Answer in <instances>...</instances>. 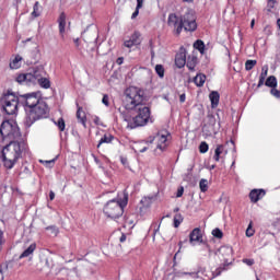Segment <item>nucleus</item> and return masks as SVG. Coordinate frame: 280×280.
I'll use <instances>...</instances> for the list:
<instances>
[{
    "label": "nucleus",
    "mask_w": 280,
    "mask_h": 280,
    "mask_svg": "<svg viewBox=\"0 0 280 280\" xmlns=\"http://www.w3.org/2000/svg\"><path fill=\"white\" fill-rule=\"evenodd\" d=\"M145 93L143 90L137 86H130L125 91V108L126 110H135L136 116L130 118L124 117V121L127 122V128L131 130L141 126H147L149 121H152L150 117V107L145 105Z\"/></svg>",
    "instance_id": "f257e3e1"
},
{
    "label": "nucleus",
    "mask_w": 280,
    "mask_h": 280,
    "mask_svg": "<svg viewBox=\"0 0 280 280\" xmlns=\"http://www.w3.org/2000/svg\"><path fill=\"white\" fill-rule=\"evenodd\" d=\"M20 105L25 110L24 125L32 128L36 121L47 119L49 117V106L45 101H40V95L36 92L19 96Z\"/></svg>",
    "instance_id": "f03ea898"
},
{
    "label": "nucleus",
    "mask_w": 280,
    "mask_h": 280,
    "mask_svg": "<svg viewBox=\"0 0 280 280\" xmlns=\"http://www.w3.org/2000/svg\"><path fill=\"white\" fill-rule=\"evenodd\" d=\"M28 148L25 142H9L0 154V160L3 163L5 170H13L14 165L19 163L20 159H23V154H26Z\"/></svg>",
    "instance_id": "7ed1b4c3"
},
{
    "label": "nucleus",
    "mask_w": 280,
    "mask_h": 280,
    "mask_svg": "<svg viewBox=\"0 0 280 280\" xmlns=\"http://www.w3.org/2000/svg\"><path fill=\"white\" fill-rule=\"evenodd\" d=\"M128 205V192L124 191L122 199H112L109 200L103 212L106 218H110V220H117V218H121L124 215V208Z\"/></svg>",
    "instance_id": "20e7f679"
},
{
    "label": "nucleus",
    "mask_w": 280,
    "mask_h": 280,
    "mask_svg": "<svg viewBox=\"0 0 280 280\" xmlns=\"http://www.w3.org/2000/svg\"><path fill=\"white\" fill-rule=\"evenodd\" d=\"M0 135L2 137V141H9V143H12L14 142V139H19L21 137V130L19 129V125L13 120H4L0 126Z\"/></svg>",
    "instance_id": "39448f33"
},
{
    "label": "nucleus",
    "mask_w": 280,
    "mask_h": 280,
    "mask_svg": "<svg viewBox=\"0 0 280 280\" xmlns=\"http://www.w3.org/2000/svg\"><path fill=\"white\" fill-rule=\"evenodd\" d=\"M1 104L7 115H15L16 110H19V104H21V98L13 93H8L4 94L1 98Z\"/></svg>",
    "instance_id": "423d86ee"
},
{
    "label": "nucleus",
    "mask_w": 280,
    "mask_h": 280,
    "mask_svg": "<svg viewBox=\"0 0 280 280\" xmlns=\"http://www.w3.org/2000/svg\"><path fill=\"white\" fill-rule=\"evenodd\" d=\"M154 139L158 140V149L165 150L167 148V135L165 133H158L154 138H149L148 141L141 142L135 145V152L143 153L148 150V143H154Z\"/></svg>",
    "instance_id": "0eeeda50"
},
{
    "label": "nucleus",
    "mask_w": 280,
    "mask_h": 280,
    "mask_svg": "<svg viewBox=\"0 0 280 280\" xmlns=\"http://www.w3.org/2000/svg\"><path fill=\"white\" fill-rule=\"evenodd\" d=\"M182 30H185V32H196L198 30L194 11H188L182 16Z\"/></svg>",
    "instance_id": "6e6552de"
},
{
    "label": "nucleus",
    "mask_w": 280,
    "mask_h": 280,
    "mask_svg": "<svg viewBox=\"0 0 280 280\" xmlns=\"http://www.w3.org/2000/svg\"><path fill=\"white\" fill-rule=\"evenodd\" d=\"M220 272L221 271H218L217 275L212 273V277H211V276H209V272H207L206 269H199L197 272H178V273H176V277H185V275H186L188 277H191L192 279L211 280V279H214V277L220 276Z\"/></svg>",
    "instance_id": "1a4fd4ad"
},
{
    "label": "nucleus",
    "mask_w": 280,
    "mask_h": 280,
    "mask_svg": "<svg viewBox=\"0 0 280 280\" xmlns=\"http://www.w3.org/2000/svg\"><path fill=\"white\" fill-rule=\"evenodd\" d=\"M168 27H173L175 30V34L180 35L183 32V18L178 16L176 13L168 14L167 19Z\"/></svg>",
    "instance_id": "9d476101"
},
{
    "label": "nucleus",
    "mask_w": 280,
    "mask_h": 280,
    "mask_svg": "<svg viewBox=\"0 0 280 280\" xmlns=\"http://www.w3.org/2000/svg\"><path fill=\"white\" fill-rule=\"evenodd\" d=\"M15 82H18L19 84H26L27 86L36 84V82L34 81V75H32V72L18 74L15 78Z\"/></svg>",
    "instance_id": "9b49d317"
},
{
    "label": "nucleus",
    "mask_w": 280,
    "mask_h": 280,
    "mask_svg": "<svg viewBox=\"0 0 280 280\" xmlns=\"http://www.w3.org/2000/svg\"><path fill=\"white\" fill-rule=\"evenodd\" d=\"M137 45H141V34L138 32H135L129 39L124 42V47H127V49H132Z\"/></svg>",
    "instance_id": "f8f14e48"
},
{
    "label": "nucleus",
    "mask_w": 280,
    "mask_h": 280,
    "mask_svg": "<svg viewBox=\"0 0 280 280\" xmlns=\"http://www.w3.org/2000/svg\"><path fill=\"white\" fill-rule=\"evenodd\" d=\"M187 63V54L185 48H180V51L175 56V65L178 69H183Z\"/></svg>",
    "instance_id": "ddd939ff"
},
{
    "label": "nucleus",
    "mask_w": 280,
    "mask_h": 280,
    "mask_svg": "<svg viewBox=\"0 0 280 280\" xmlns=\"http://www.w3.org/2000/svg\"><path fill=\"white\" fill-rule=\"evenodd\" d=\"M219 255H221L223 257L224 264H229V261H231V257H233V247L222 246L219 249Z\"/></svg>",
    "instance_id": "4468645a"
},
{
    "label": "nucleus",
    "mask_w": 280,
    "mask_h": 280,
    "mask_svg": "<svg viewBox=\"0 0 280 280\" xmlns=\"http://www.w3.org/2000/svg\"><path fill=\"white\" fill-rule=\"evenodd\" d=\"M46 73L47 72H45V67L43 66H36L31 71V75H33L35 84L38 80L45 78Z\"/></svg>",
    "instance_id": "2eb2a0df"
},
{
    "label": "nucleus",
    "mask_w": 280,
    "mask_h": 280,
    "mask_svg": "<svg viewBox=\"0 0 280 280\" xmlns=\"http://www.w3.org/2000/svg\"><path fill=\"white\" fill-rule=\"evenodd\" d=\"M189 242L191 246H196V244L202 243V234L200 233V229H194L189 235Z\"/></svg>",
    "instance_id": "dca6fc26"
},
{
    "label": "nucleus",
    "mask_w": 280,
    "mask_h": 280,
    "mask_svg": "<svg viewBox=\"0 0 280 280\" xmlns=\"http://www.w3.org/2000/svg\"><path fill=\"white\" fill-rule=\"evenodd\" d=\"M58 25H59V34L60 36L65 37V32L67 28V14L65 12H61L58 18Z\"/></svg>",
    "instance_id": "f3484780"
},
{
    "label": "nucleus",
    "mask_w": 280,
    "mask_h": 280,
    "mask_svg": "<svg viewBox=\"0 0 280 280\" xmlns=\"http://www.w3.org/2000/svg\"><path fill=\"white\" fill-rule=\"evenodd\" d=\"M222 154L226 156V154H229V151H226L224 144H218L214 150L213 160L218 163L220 159H222Z\"/></svg>",
    "instance_id": "a211bd4d"
},
{
    "label": "nucleus",
    "mask_w": 280,
    "mask_h": 280,
    "mask_svg": "<svg viewBox=\"0 0 280 280\" xmlns=\"http://www.w3.org/2000/svg\"><path fill=\"white\" fill-rule=\"evenodd\" d=\"M23 65V57L21 55H15L13 58H11L9 67L12 70L21 69Z\"/></svg>",
    "instance_id": "6ab92c4d"
},
{
    "label": "nucleus",
    "mask_w": 280,
    "mask_h": 280,
    "mask_svg": "<svg viewBox=\"0 0 280 280\" xmlns=\"http://www.w3.org/2000/svg\"><path fill=\"white\" fill-rule=\"evenodd\" d=\"M266 196V191L264 189H254L249 192V198L252 202H258L260 198Z\"/></svg>",
    "instance_id": "aec40b11"
},
{
    "label": "nucleus",
    "mask_w": 280,
    "mask_h": 280,
    "mask_svg": "<svg viewBox=\"0 0 280 280\" xmlns=\"http://www.w3.org/2000/svg\"><path fill=\"white\" fill-rule=\"evenodd\" d=\"M212 108H217L220 104V93L213 91L209 95Z\"/></svg>",
    "instance_id": "412c9836"
},
{
    "label": "nucleus",
    "mask_w": 280,
    "mask_h": 280,
    "mask_svg": "<svg viewBox=\"0 0 280 280\" xmlns=\"http://www.w3.org/2000/svg\"><path fill=\"white\" fill-rule=\"evenodd\" d=\"M36 250V243L31 244L21 255L20 259H25V257H30V255L34 254Z\"/></svg>",
    "instance_id": "4be33fe9"
},
{
    "label": "nucleus",
    "mask_w": 280,
    "mask_h": 280,
    "mask_svg": "<svg viewBox=\"0 0 280 280\" xmlns=\"http://www.w3.org/2000/svg\"><path fill=\"white\" fill-rule=\"evenodd\" d=\"M205 82H207V75L202 73H198L194 78V83L196 84V86H205Z\"/></svg>",
    "instance_id": "5701e85b"
},
{
    "label": "nucleus",
    "mask_w": 280,
    "mask_h": 280,
    "mask_svg": "<svg viewBox=\"0 0 280 280\" xmlns=\"http://www.w3.org/2000/svg\"><path fill=\"white\" fill-rule=\"evenodd\" d=\"M77 118L80 121V124H82V126L86 128V115L84 114V112H82L80 107L78 108V112H77Z\"/></svg>",
    "instance_id": "b1692460"
},
{
    "label": "nucleus",
    "mask_w": 280,
    "mask_h": 280,
    "mask_svg": "<svg viewBox=\"0 0 280 280\" xmlns=\"http://www.w3.org/2000/svg\"><path fill=\"white\" fill-rule=\"evenodd\" d=\"M42 12H43V7L40 5V2H35L33 7L32 16H34V19H37V16H40Z\"/></svg>",
    "instance_id": "393cba45"
},
{
    "label": "nucleus",
    "mask_w": 280,
    "mask_h": 280,
    "mask_svg": "<svg viewBox=\"0 0 280 280\" xmlns=\"http://www.w3.org/2000/svg\"><path fill=\"white\" fill-rule=\"evenodd\" d=\"M196 62H198V58H196V57H188V59L186 61V67L190 71H194V69H196Z\"/></svg>",
    "instance_id": "a878e982"
},
{
    "label": "nucleus",
    "mask_w": 280,
    "mask_h": 280,
    "mask_svg": "<svg viewBox=\"0 0 280 280\" xmlns=\"http://www.w3.org/2000/svg\"><path fill=\"white\" fill-rule=\"evenodd\" d=\"M265 84L269 86V89L277 88V77L270 75L269 78H267Z\"/></svg>",
    "instance_id": "bb28decb"
},
{
    "label": "nucleus",
    "mask_w": 280,
    "mask_h": 280,
    "mask_svg": "<svg viewBox=\"0 0 280 280\" xmlns=\"http://www.w3.org/2000/svg\"><path fill=\"white\" fill-rule=\"evenodd\" d=\"M39 86H42V89H49L51 86V82L49 81V79L43 77L42 79H39L38 81Z\"/></svg>",
    "instance_id": "cd10ccee"
},
{
    "label": "nucleus",
    "mask_w": 280,
    "mask_h": 280,
    "mask_svg": "<svg viewBox=\"0 0 280 280\" xmlns=\"http://www.w3.org/2000/svg\"><path fill=\"white\" fill-rule=\"evenodd\" d=\"M199 189H200V191H202V194L208 191L209 190V180H207L205 178L200 179Z\"/></svg>",
    "instance_id": "c85d7f7f"
},
{
    "label": "nucleus",
    "mask_w": 280,
    "mask_h": 280,
    "mask_svg": "<svg viewBox=\"0 0 280 280\" xmlns=\"http://www.w3.org/2000/svg\"><path fill=\"white\" fill-rule=\"evenodd\" d=\"M194 47L195 49H197L198 51H200V54H205V42L198 39L194 43Z\"/></svg>",
    "instance_id": "c756f323"
},
{
    "label": "nucleus",
    "mask_w": 280,
    "mask_h": 280,
    "mask_svg": "<svg viewBox=\"0 0 280 280\" xmlns=\"http://www.w3.org/2000/svg\"><path fill=\"white\" fill-rule=\"evenodd\" d=\"M173 222H174V228L178 229L180 224H183V214L180 213L175 214Z\"/></svg>",
    "instance_id": "7c9ffc66"
},
{
    "label": "nucleus",
    "mask_w": 280,
    "mask_h": 280,
    "mask_svg": "<svg viewBox=\"0 0 280 280\" xmlns=\"http://www.w3.org/2000/svg\"><path fill=\"white\" fill-rule=\"evenodd\" d=\"M141 8H143V0H137L136 11L132 13L131 19L139 16V10H141Z\"/></svg>",
    "instance_id": "2f4dec72"
},
{
    "label": "nucleus",
    "mask_w": 280,
    "mask_h": 280,
    "mask_svg": "<svg viewBox=\"0 0 280 280\" xmlns=\"http://www.w3.org/2000/svg\"><path fill=\"white\" fill-rule=\"evenodd\" d=\"M155 73H158L159 78H164L165 75V68L162 65L155 66Z\"/></svg>",
    "instance_id": "473e14b6"
},
{
    "label": "nucleus",
    "mask_w": 280,
    "mask_h": 280,
    "mask_svg": "<svg viewBox=\"0 0 280 280\" xmlns=\"http://www.w3.org/2000/svg\"><path fill=\"white\" fill-rule=\"evenodd\" d=\"M110 141H113V136L110 135H105L103 138H101L97 148H100V145H102V143H110Z\"/></svg>",
    "instance_id": "72a5a7b5"
},
{
    "label": "nucleus",
    "mask_w": 280,
    "mask_h": 280,
    "mask_svg": "<svg viewBox=\"0 0 280 280\" xmlns=\"http://www.w3.org/2000/svg\"><path fill=\"white\" fill-rule=\"evenodd\" d=\"M152 200H154V197H143L141 199V205H143V207H150V205H152Z\"/></svg>",
    "instance_id": "f704fd0d"
},
{
    "label": "nucleus",
    "mask_w": 280,
    "mask_h": 280,
    "mask_svg": "<svg viewBox=\"0 0 280 280\" xmlns=\"http://www.w3.org/2000/svg\"><path fill=\"white\" fill-rule=\"evenodd\" d=\"M257 65V60H247L245 62V69L246 71H252V69Z\"/></svg>",
    "instance_id": "c9c22d12"
},
{
    "label": "nucleus",
    "mask_w": 280,
    "mask_h": 280,
    "mask_svg": "<svg viewBox=\"0 0 280 280\" xmlns=\"http://www.w3.org/2000/svg\"><path fill=\"white\" fill-rule=\"evenodd\" d=\"M255 235V229H253V222H249L246 229V237H253Z\"/></svg>",
    "instance_id": "e433bc0d"
},
{
    "label": "nucleus",
    "mask_w": 280,
    "mask_h": 280,
    "mask_svg": "<svg viewBox=\"0 0 280 280\" xmlns=\"http://www.w3.org/2000/svg\"><path fill=\"white\" fill-rule=\"evenodd\" d=\"M199 152H201V154H207V152H209V144H207V142H201L199 145Z\"/></svg>",
    "instance_id": "4c0bfd02"
},
{
    "label": "nucleus",
    "mask_w": 280,
    "mask_h": 280,
    "mask_svg": "<svg viewBox=\"0 0 280 280\" xmlns=\"http://www.w3.org/2000/svg\"><path fill=\"white\" fill-rule=\"evenodd\" d=\"M39 163L45 165V167H54V164L56 163V159L45 161V160H39Z\"/></svg>",
    "instance_id": "58836bf2"
},
{
    "label": "nucleus",
    "mask_w": 280,
    "mask_h": 280,
    "mask_svg": "<svg viewBox=\"0 0 280 280\" xmlns=\"http://www.w3.org/2000/svg\"><path fill=\"white\" fill-rule=\"evenodd\" d=\"M56 125L58 126V128L61 132H65V128H66L65 119L59 118L58 121L56 122Z\"/></svg>",
    "instance_id": "ea45409f"
},
{
    "label": "nucleus",
    "mask_w": 280,
    "mask_h": 280,
    "mask_svg": "<svg viewBox=\"0 0 280 280\" xmlns=\"http://www.w3.org/2000/svg\"><path fill=\"white\" fill-rule=\"evenodd\" d=\"M212 235H213V237H218V240H222L223 233L221 232L220 229L217 228V229L212 230Z\"/></svg>",
    "instance_id": "a19ab883"
},
{
    "label": "nucleus",
    "mask_w": 280,
    "mask_h": 280,
    "mask_svg": "<svg viewBox=\"0 0 280 280\" xmlns=\"http://www.w3.org/2000/svg\"><path fill=\"white\" fill-rule=\"evenodd\" d=\"M270 94H271L273 97H276L277 100L280 98V91L277 90V88H271Z\"/></svg>",
    "instance_id": "79ce46f5"
},
{
    "label": "nucleus",
    "mask_w": 280,
    "mask_h": 280,
    "mask_svg": "<svg viewBox=\"0 0 280 280\" xmlns=\"http://www.w3.org/2000/svg\"><path fill=\"white\" fill-rule=\"evenodd\" d=\"M267 75H268V66H264L262 68H261V73H260V78H267Z\"/></svg>",
    "instance_id": "37998d69"
},
{
    "label": "nucleus",
    "mask_w": 280,
    "mask_h": 280,
    "mask_svg": "<svg viewBox=\"0 0 280 280\" xmlns=\"http://www.w3.org/2000/svg\"><path fill=\"white\" fill-rule=\"evenodd\" d=\"M46 231H50L51 235H58V229L56 226H48Z\"/></svg>",
    "instance_id": "c03bdc74"
},
{
    "label": "nucleus",
    "mask_w": 280,
    "mask_h": 280,
    "mask_svg": "<svg viewBox=\"0 0 280 280\" xmlns=\"http://www.w3.org/2000/svg\"><path fill=\"white\" fill-rule=\"evenodd\" d=\"M267 11L272 12V8H275V0H268Z\"/></svg>",
    "instance_id": "a18cd8bd"
},
{
    "label": "nucleus",
    "mask_w": 280,
    "mask_h": 280,
    "mask_svg": "<svg viewBox=\"0 0 280 280\" xmlns=\"http://www.w3.org/2000/svg\"><path fill=\"white\" fill-rule=\"evenodd\" d=\"M243 264H246L247 266H253V264H255V260L245 258L243 259Z\"/></svg>",
    "instance_id": "49530a36"
},
{
    "label": "nucleus",
    "mask_w": 280,
    "mask_h": 280,
    "mask_svg": "<svg viewBox=\"0 0 280 280\" xmlns=\"http://www.w3.org/2000/svg\"><path fill=\"white\" fill-rule=\"evenodd\" d=\"M209 124L215 126V116H209Z\"/></svg>",
    "instance_id": "de8ad7c7"
},
{
    "label": "nucleus",
    "mask_w": 280,
    "mask_h": 280,
    "mask_svg": "<svg viewBox=\"0 0 280 280\" xmlns=\"http://www.w3.org/2000/svg\"><path fill=\"white\" fill-rule=\"evenodd\" d=\"M184 191H185V188H183V187L178 188L177 198H180L183 196Z\"/></svg>",
    "instance_id": "09e8293b"
},
{
    "label": "nucleus",
    "mask_w": 280,
    "mask_h": 280,
    "mask_svg": "<svg viewBox=\"0 0 280 280\" xmlns=\"http://www.w3.org/2000/svg\"><path fill=\"white\" fill-rule=\"evenodd\" d=\"M102 102L105 106H108V95H104Z\"/></svg>",
    "instance_id": "8fccbe9b"
},
{
    "label": "nucleus",
    "mask_w": 280,
    "mask_h": 280,
    "mask_svg": "<svg viewBox=\"0 0 280 280\" xmlns=\"http://www.w3.org/2000/svg\"><path fill=\"white\" fill-rule=\"evenodd\" d=\"M264 82H266V79L264 77H259L258 86H264Z\"/></svg>",
    "instance_id": "3c124183"
},
{
    "label": "nucleus",
    "mask_w": 280,
    "mask_h": 280,
    "mask_svg": "<svg viewBox=\"0 0 280 280\" xmlns=\"http://www.w3.org/2000/svg\"><path fill=\"white\" fill-rule=\"evenodd\" d=\"M56 198V192L54 190L49 191V200H54Z\"/></svg>",
    "instance_id": "603ef678"
},
{
    "label": "nucleus",
    "mask_w": 280,
    "mask_h": 280,
    "mask_svg": "<svg viewBox=\"0 0 280 280\" xmlns=\"http://www.w3.org/2000/svg\"><path fill=\"white\" fill-rule=\"evenodd\" d=\"M126 240H127L126 234H122V235L119 237L120 244H124V242H126Z\"/></svg>",
    "instance_id": "864d4df0"
},
{
    "label": "nucleus",
    "mask_w": 280,
    "mask_h": 280,
    "mask_svg": "<svg viewBox=\"0 0 280 280\" xmlns=\"http://www.w3.org/2000/svg\"><path fill=\"white\" fill-rule=\"evenodd\" d=\"M186 98H187V97H186L185 94L179 95V102H180L182 104H184V102H185Z\"/></svg>",
    "instance_id": "5fc2aeb1"
},
{
    "label": "nucleus",
    "mask_w": 280,
    "mask_h": 280,
    "mask_svg": "<svg viewBox=\"0 0 280 280\" xmlns=\"http://www.w3.org/2000/svg\"><path fill=\"white\" fill-rule=\"evenodd\" d=\"M116 63H117V65H124V57H119V58L116 60Z\"/></svg>",
    "instance_id": "6e6d98bb"
},
{
    "label": "nucleus",
    "mask_w": 280,
    "mask_h": 280,
    "mask_svg": "<svg viewBox=\"0 0 280 280\" xmlns=\"http://www.w3.org/2000/svg\"><path fill=\"white\" fill-rule=\"evenodd\" d=\"M73 43H74L75 47H80V38H74Z\"/></svg>",
    "instance_id": "4d7b16f0"
},
{
    "label": "nucleus",
    "mask_w": 280,
    "mask_h": 280,
    "mask_svg": "<svg viewBox=\"0 0 280 280\" xmlns=\"http://www.w3.org/2000/svg\"><path fill=\"white\" fill-rule=\"evenodd\" d=\"M161 229V224H159V226L154 230L153 232V237L156 236V233H159V230Z\"/></svg>",
    "instance_id": "13d9d810"
},
{
    "label": "nucleus",
    "mask_w": 280,
    "mask_h": 280,
    "mask_svg": "<svg viewBox=\"0 0 280 280\" xmlns=\"http://www.w3.org/2000/svg\"><path fill=\"white\" fill-rule=\"evenodd\" d=\"M3 244V231H0V246Z\"/></svg>",
    "instance_id": "bf43d9fd"
},
{
    "label": "nucleus",
    "mask_w": 280,
    "mask_h": 280,
    "mask_svg": "<svg viewBox=\"0 0 280 280\" xmlns=\"http://www.w3.org/2000/svg\"><path fill=\"white\" fill-rule=\"evenodd\" d=\"M120 161H121L122 165H126L128 163V160L126 158H121Z\"/></svg>",
    "instance_id": "052dcab7"
},
{
    "label": "nucleus",
    "mask_w": 280,
    "mask_h": 280,
    "mask_svg": "<svg viewBox=\"0 0 280 280\" xmlns=\"http://www.w3.org/2000/svg\"><path fill=\"white\" fill-rule=\"evenodd\" d=\"M253 27H255V19H253L250 22V28L253 30Z\"/></svg>",
    "instance_id": "680f3d73"
},
{
    "label": "nucleus",
    "mask_w": 280,
    "mask_h": 280,
    "mask_svg": "<svg viewBox=\"0 0 280 280\" xmlns=\"http://www.w3.org/2000/svg\"><path fill=\"white\" fill-rule=\"evenodd\" d=\"M277 26H278V30L280 32V19L277 20Z\"/></svg>",
    "instance_id": "e2e57ef3"
},
{
    "label": "nucleus",
    "mask_w": 280,
    "mask_h": 280,
    "mask_svg": "<svg viewBox=\"0 0 280 280\" xmlns=\"http://www.w3.org/2000/svg\"><path fill=\"white\" fill-rule=\"evenodd\" d=\"M4 278H3V271L2 270H0V280H3Z\"/></svg>",
    "instance_id": "0e129e2a"
},
{
    "label": "nucleus",
    "mask_w": 280,
    "mask_h": 280,
    "mask_svg": "<svg viewBox=\"0 0 280 280\" xmlns=\"http://www.w3.org/2000/svg\"><path fill=\"white\" fill-rule=\"evenodd\" d=\"M94 122H95V124H100V118L96 117V118L94 119Z\"/></svg>",
    "instance_id": "69168bd1"
},
{
    "label": "nucleus",
    "mask_w": 280,
    "mask_h": 280,
    "mask_svg": "<svg viewBox=\"0 0 280 280\" xmlns=\"http://www.w3.org/2000/svg\"><path fill=\"white\" fill-rule=\"evenodd\" d=\"M185 1V3H191V1H194V0H184Z\"/></svg>",
    "instance_id": "338daca9"
}]
</instances>
